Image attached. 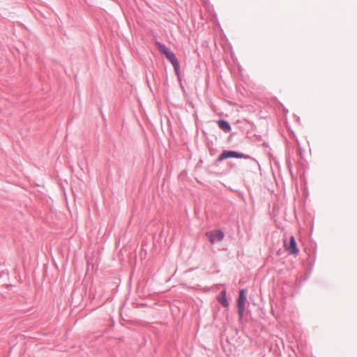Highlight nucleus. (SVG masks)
<instances>
[{
  "instance_id": "0eeeda50",
  "label": "nucleus",
  "mask_w": 357,
  "mask_h": 357,
  "mask_svg": "<svg viewBox=\"0 0 357 357\" xmlns=\"http://www.w3.org/2000/svg\"><path fill=\"white\" fill-rule=\"evenodd\" d=\"M219 128L225 132H229L231 130V126L229 123L225 120H220L218 122Z\"/></svg>"
},
{
  "instance_id": "f03ea898",
  "label": "nucleus",
  "mask_w": 357,
  "mask_h": 357,
  "mask_svg": "<svg viewBox=\"0 0 357 357\" xmlns=\"http://www.w3.org/2000/svg\"><path fill=\"white\" fill-rule=\"evenodd\" d=\"M283 244L285 250L292 255H296L299 252V250L297 247V243L293 236L289 238V241L287 239H284Z\"/></svg>"
},
{
  "instance_id": "7ed1b4c3",
  "label": "nucleus",
  "mask_w": 357,
  "mask_h": 357,
  "mask_svg": "<svg viewBox=\"0 0 357 357\" xmlns=\"http://www.w3.org/2000/svg\"><path fill=\"white\" fill-rule=\"evenodd\" d=\"M248 158L247 155H245L243 153H238L234 151H224L222 153L218 156V160L222 161L227 158Z\"/></svg>"
},
{
  "instance_id": "20e7f679",
  "label": "nucleus",
  "mask_w": 357,
  "mask_h": 357,
  "mask_svg": "<svg viewBox=\"0 0 357 357\" xmlns=\"http://www.w3.org/2000/svg\"><path fill=\"white\" fill-rule=\"evenodd\" d=\"M206 236L211 243H215L216 242H220L223 239L224 234L220 230H215L207 232Z\"/></svg>"
},
{
  "instance_id": "39448f33",
  "label": "nucleus",
  "mask_w": 357,
  "mask_h": 357,
  "mask_svg": "<svg viewBox=\"0 0 357 357\" xmlns=\"http://www.w3.org/2000/svg\"><path fill=\"white\" fill-rule=\"evenodd\" d=\"M245 302V290L242 289L240 291L239 298L238 300V314L241 317L243 316V314L244 312Z\"/></svg>"
},
{
  "instance_id": "f257e3e1",
  "label": "nucleus",
  "mask_w": 357,
  "mask_h": 357,
  "mask_svg": "<svg viewBox=\"0 0 357 357\" xmlns=\"http://www.w3.org/2000/svg\"><path fill=\"white\" fill-rule=\"evenodd\" d=\"M156 45L159 50V51L165 55L166 58L171 62L172 64L176 74L178 75L179 74V64L178 60L176 59L175 54L170 51L165 45L156 43Z\"/></svg>"
},
{
  "instance_id": "423d86ee",
  "label": "nucleus",
  "mask_w": 357,
  "mask_h": 357,
  "mask_svg": "<svg viewBox=\"0 0 357 357\" xmlns=\"http://www.w3.org/2000/svg\"><path fill=\"white\" fill-rule=\"evenodd\" d=\"M218 301L225 307H227L229 306V303L227 299L225 290H222L220 293V295L218 296Z\"/></svg>"
}]
</instances>
